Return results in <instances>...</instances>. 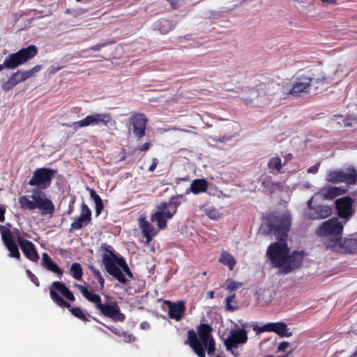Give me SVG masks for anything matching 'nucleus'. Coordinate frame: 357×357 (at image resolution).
I'll return each instance as SVG.
<instances>
[{
  "mask_svg": "<svg viewBox=\"0 0 357 357\" xmlns=\"http://www.w3.org/2000/svg\"><path fill=\"white\" fill-rule=\"evenodd\" d=\"M82 296L90 303H93L95 309L104 317L110 319L114 322H123L126 320V315L121 312L120 306L116 301L107 300L102 302L99 294L89 291L86 287L76 285Z\"/></svg>",
  "mask_w": 357,
  "mask_h": 357,
  "instance_id": "f257e3e1",
  "label": "nucleus"
},
{
  "mask_svg": "<svg viewBox=\"0 0 357 357\" xmlns=\"http://www.w3.org/2000/svg\"><path fill=\"white\" fill-rule=\"evenodd\" d=\"M49 289L50 298L58 306L68 309L73 316L83 321H90L91 319L96 320L95 317L84 312L79 307H72L69 302L65 301L57 293H61L64 298L70 302H74L75 301L74 294L64 283L59 281H54L51 284Z\"/></svg>",
  "mask_w": 357,
  "mask_h": 357,
  "instance_id": "f03ea898",
  "label": "nucleus"
},
{
  "mask_svg": "<svg viewBox=\"0 0 357 357\" xmlns=\"http://www.w3.org/2000/svg\"><path fill=\"white\" fill-rule=\"evenodd\" d=\"M212 328L207 324H201L198 327L197 338L196 333L193 330L188 331V340L185 344H189L192 349L199 357H205V351L208 355H213L215 350V340L211 335Z\"/></svg>",
  "mask_w": 357,
  "mask_h": 357,
  "instance_id": "7ed1b4c3",
  "label": "nucleus"
},
{
  "mask_svg": "<svg viewBox=\"0 0 357 357\" xmlns=\"http://www.w3.org/2000/svg\"><path fill=\"white\" fill-rule=\"evenodd\" d=\"M31 198L23 195L18 198V203L22 210L33 211L38 208L42 215H52L55 211L53 202L47 198L45 193L38 190L31 191Z\"/></svg>",
  "mask_w": 357,
  "mask_h": 357,
  "instance_id": "20e7f679",
  "label": "nucleus"
},
{
  "mask_svg": "<svg viewBox=\"0 0 357 357\" xmlns=\"http://www.w3.org/2000/svg\"><path fill=\"white\" fill-rule=\"evenodd\" d=\"M182 195L173 196L168 202H162L157 206V211L151 214V220L156 222L158 227L165 229L167 227V220L172 219L177 213V208L181 204Z\"/></svg>",
  "mask_w": 357,
  "mask_h": 357,
  "instance_id": "39448f33",
  "label": "nucleus"
},
{
  "mask_svg": "<svg viewBox=\"0 0 357 357\" xmlns=\"http://www.w3.org/2000/svg\"><path fill=\"white\" fill-rule=\"evenodd\" d=\"M343 227V223L337 218H331L324 222L317 228L316 233L319 236L329 237L326 243L328 248L339 249L341 245Z\"/></svg>",
  "mask_w": 357,
  "mask_h": 357,
  "instance_id": "423d86ee",
  "label": "nucleus"
},
{
  "mask_svg": "<svg viewBox=\"0 0 357 357\" xmlns=\"http://www.w3.org/2000/svg\"><path fill=\"white\" fill-rule=\"evenodd\" d=\"M38 47L34 45H30L26 47L22 48L15 53L10 54L0 64V71L4 68L15 69L18 66L29 61L37 55Z\"/></svg>",
  "mask_w": 357,
  "mask_h": 357,
  "instance_id": "0eeeda50",
  "label": "nucleus"
},
{
  "mask_svg": "<svg viewBox=\"0 0 357 357\" xmlns=\"http://www.w3.org/2000/svg\"><path fill=\"white\" fill-rule=\"evenodd\" d=\"M289 251L287 242H275L268 247L266 256L273 267L280 268L282 270L287 261Z\"/></svg>",
  "mask_w": 357,
  "mask_h": 357,
  "instance_id": "6e6552de",
  "label": "nucleus"
},
{
  "mask_svg": "<svg viewBox=\"0 0 357 357\" xmlns=\"http://www.w3.org/2000/svg\"><path fill=\"white\" fill-rule=\"evenodd\" d=\"M57 174V170L49 167H41L36 169L28 184L36 187V190H44L50 188L52 179Z\"/></svg>",
  "mask_w": 357,
  "mask_h": 357,
  "instance_id": "1a4fd4ad",
  "label": "nucleus"
},
{
  "mask_svg": "<svg viewBox=\"0 0 357 357\" xmlns=\"http://www.w3.org/2000/svg\"><path fill=\"white\" fill-rule=\"evenodd\" d=\"M102 124L105 127L113 126L116 121L112 119L111 114L108 113H94L86 116L84 119L73 122L69 127L77 130V129L93 125Z\"/></svg>",
  "mask_w": 357,
  "mask_h": 357,
  "instance_id": "9d476101",
  "label": "nucleus"
},
{
  "mask_svg": "<svg viewBox=\"0 0 357 357\" xmlns=\"http://www.w3.org/2000/svg\"><path fill=\"white\" fill-rule=\"evenodd\" d=\"M102 248L106 252L102 255V263L106 271L114 279L125 281L121 272L114 266V262L119 257L114 253L112 247L109 245L104 244L102 245Z\"/></svg>",
  "mask_w": 357,
  "mask_h": 357,
  "instance_id": "9b49d317",
  "label": "nucleus"
},
{
  "mask_svg": "<svg viewBox=\"0 0 357 357\" xmlns=\"http://www.w3.org/2000/svg\"><path fill=\"white\" fill-rule=\"evenodd\" d=\"M41 69L40 65H36L32 68L27 70H18L13 73L10 77L2 84L1 88L3 91H8L13 89L17 84L26 80L33 77L35 73L39 72Z\"/></svg>",
  "mask_w": 357,
  "mask_h": 357,
  "instance_id": "f8f14e48",
  "label": "nucleus"
},
{
  "mask_svg": "<svg viewBox=\"0 0 357 357\" xmlns=\"http://www.w3.org/2000/svg\"><path fill=\"white\" fill-rule=\"evenodd\" d=\"M312 88L311 76L305 74H299L294 82V84L287 94L293 96H300L302 93H310Z\"/></svg>",
  "mask_w": 357,
  "mask_h": 357,
  "instance_id": "ddd939ff",
  "label": "nucleus"
},
{
  "mask_svg": "<svg viewBox=\"0 0 357 357\" xmlns=\"http://www.w3.org/2000/svg\"><path fill=\"white\" fill-rule=\"evenodd\" d=\"M291 227V220L288 217L280 218L276 223L268 225V230L278 239L277 242H287V234Z\"/></svg>",
  "mask_w": 357,
  "mask_h": 357,
  "instance_id": "4468645a",
  "label": "nucleus"
},
{
  "mask_svg": "<svg viewBox=\"0 0 357 357\" xmlns=\"http://www.w3.org/2000/svg\"><path fill=\"white\" fill-rule=\"evenodd\" d=\"M307 253L304 250H294L289 252L287 257V261L281 271L284 274H287L294 270L299 268L303 262L304 257Z\"/></svg>",
  "mask_w": 357,
  "mask_h": 357,
  "instance_id": "2eb2a0df",
  "label": "nucleus"
},
{
  "mask_svg": "<svg viewBox=\"0 0 357 357\" xmlns=\"http://www.w3.org/2000/svg\"><path fill=\"white\" fill-rule=\"evenodd\" d=\"M253 330L257 333H261L264 332H274L280 337H289L292 335V332L288 331L289 329L287 324L282 321L269 322L261 326L256 325L254 326Z\"/></svg>",
  "mask_w": 357,
  "mask_h": 357,
  "instance_id": "dca6fc26",
  "label": "nucleus"
},
{
  "mask_svg": "<svg viewBox=\"0 0 357 357\" xmlns=\"http://www.w3.org/2000/svg\"><path fill=\"white\" fill-rule=\"evenodd\" d=\"M326 179L332 183L354 184L357 181V173L355 169H352L351 172L349 173L342 170L331 171L328 172Z\"/></svg>",
  "mask_w": 357,
  "mask_h": 357,
  "instance_id": "f3484780",
  "label": "nucleus"
},
{
  "mask_svg": "<svg viewBox=\"0 0 357 357\" xmlns=\"http://www.w3.org/2000/svg\"><path fill=\"white\" fill-rule=\"evenodd\" d=\"M0 231L3 244L9 251L8 257L20 259V253L17 245L13 240V234L11 230L4 226H0Z\"/></svg>",
  "mask_w": 357,
  "mask_h": 357,
  "instance_id": "a211bd4d",
  "label": "nucleus"
},
{
  "mask_svg": "<svg viewBox=\"0 0 357 357\" xmlns=\"http://www.w3.org/2000/svg\"><path fill=\"white\" fill-rule=\"evenodd\" d=\"M147 118L142 113H135L130 117V122L134 135L140 139L145 135Z\"/></svg>",
  "mask_w": 357,
  "mask_h": 357,
  "instance_id": "6ab92c4d",
  "label": "nucleus"
},
{
  "mask_svg": "<svg viewBox=\"0 0 357 357\" xmlns=\"http://www.w3.org/2000/svg\"><path fill=\"white\" fill-rule=\"evenodd\" d=\"M248 341V333L245 329L232 330L229 336L225 340L227 350L236 349L238 344H244Z\"/></svg>",
  "mask_w": 357,
  "mask_h": 357,
  "instance_id": "aec40b11",
  "label": "nucleus"
},
{
  "mask_svg": "<svg viewBox=\"0 0 357 357\" xmlns=\"http://www.w3.org/2000/svg\"><path fill=\"white\" fill-rule=\"evenodd\" d=\"M335 208L340 218L346 220L353 214V199L350 197H344L335 200Z\"/></svg>",
  "mask_w": 357,
  "mask_h": 357,
  "instance_id": "412c9836",
  "label": "nucleus"
},
{
  "mask_svg": "<svg viewBox=\"0 0 357 357\" xmlns=\"http://www.w3.org/2000/svg\"><path fill=\"white\" fill-rule=\"evenodd\" d=\"M91 221V211L89 206L82 203L79 216L71 223L70 229L78 230L89 225Z\"/></svg>",
  "mask_w": 357,
  "mask_h": 357,
  "instance_id": "4be33fe9",
  "label": "nucleus"
},
{
  "mask_svg": "<svg viewBox=\"0 0 357 357\" xmlns=\"http://www.w3.org/2000/svg\"><path fill=\"white\" fill-rule=\"evenodd\" d=\"M18 244L24 255L31 261H37L39 255L37 252L35 245L30 241L18 238Z\"/></svg>",
  "mask_w": 357,
  "mask_h": 357,
  "instance_id": "5701e85b",
  "label": "nucleus"
},
{
  "mask_svg": "<svg viewBox=\"0 0 357 357\" xmlns=\"http://www.w3.org/2000/svg\"><path fill=\"white\" fill-rule=\"evenodd\" d=\"M333 213L332 208L326 205L314 206L311 211H309L306 216L307 218L312 220L325 219L331 216Z\"/></svg>",
  "mask_w": 357,
  "mask_h": 357,
  "instance_id": "b1692460",
  "label": "nucleus"
},
{
  "mask_svg": "<svg viewBox=\"0 0 357 357\" xmlns=\"http://www.w3.org/2000/svg\"><path fill=\"white\" fill-rule=\"evenodd\" d=\"M259 84L257 85V90L265 93L267 95L274 94L276 89L278 87V83L273 78H269L266 76H260L258 79Z\"/></svg>",
  "mask_w": 357,
  "mask_h": 357,
  "instance_id": "393cba45",
  "label": "nucleus"
},
{
  "mask_svg": "<svg viewBox=\"0 0 357 357\" xmlns=\"http://www.w3.org/2000/svg\"><path fill=\"white\" fill-rule=\"evenodd\" d=\"M312 87L316 93H319L326 89L327 86L331 84L333 79L326 74L321 73L317 75L311 76Z\"/></svg>",
  "mask_w": 357,
  "mask_h": 357,
  "instance_id": "a878e982",
  "label": "nucleus"
},
{
  "mask_svg": "<svg viewBox=\"0 0 357 357\" xmlns=\"http://www.w3.org/2000/svg\"><path fill=\"white\" fill-rule=\"evenodd\" d=\"M114 266L121 272L125 281H120L119 279H116L119 283L122 284H127L129 282V279L133 278V274L130 271L128 265L126 260L123 257H119L114 262Z\"/></svg>",
  "mask_w": 357,
  "mask_h": 357,
  "instance_id": "bb28decb",
  "label": "nucleus"
},
{
  "mask_svg": "<svg viewBox=\"0 0 357 357\" xmlns=\"http://www.w3.org/2000/svg\"><path fill=\"white\" fill-rule=\"evenodd\" d=\"M169 307V316L172 319L179 321L182 318V315L185 310V303L183 301L173 303L169 301L165 302Z\"/></svg>",
  "mask_w": 357,
  "mask_h": 357,
  "instance_id": "cd10ccee",
  "label": "nucleus"
},
{
  "mask_svg": "<svg viewBox=\"0 0 357 357\" xmlns=\"http://www.w3.org/2000/svg\"><path fill=\"white\" fill-rule=\"evenodd\" d=\"M139 225L143 236L146 238V243H149L152 241L153 237L156 234L155 228L146 220L145 217L139 218Z\"/></svg>",
  "mask_w": 357,
  "mask_h": 357,
  "instance_id": "c85d7f7f",
  "label": "nucleus"
},
{
  "mask_svg": "<svg viewBox=\"0 0 357 357\" xmlns=\"http://www.w3.org/2000/svg\"><path fill=\"white\" fill-rule=\"evenodd\" d=\"M41 264L44 268L57 275L59 278L63 276V273L62 269L52 260L47 253L43 252L42 254Z\"/></svg>",
  "mask_w": 357,
  "mask_h": 357,
  "instance_id": "c756f323",
  "label": "nucleus"
},
{
  "mask_svg": "<svg viewBox=\"0 0 357 357\" xmlns=\"http://www.w3.org/2000/svg\"><path fill=\"white\" fill-rule=\"evenodd\" d=\"M347 189L343 187H328L321 188L319 193L324 199H333L336 197L346 193Z\"/></svg>",
  "mask_w": 357,
  "mask_h": 357,
  "instance_id": "7c9ffc66",
  "label": "nucleus"
},
{
  "mask_svg": "<svg viewBox=\"0 0 357 357\" xmlns=\"http://www.w3.org/2000/svg\"><path fill=\"white\" fill-rule=\"evenodd\" d=\"M208 187V181L204 178H197L192 181L189 190L194 195L206 192Z\"/></svg>",
  "mask_w": 357,
  "mask_h": 357,
  "instance_id": "2f4dec72",
  "label": "nucleus"
},
{
  "mask_svg": "<svg viewBox=\"0 0 357 357\" xmlns=\"http://www.w3.org/2000/svg\"><path fill=\"white\" fill-rule=\"evenodd\" d=\"M339 249H333V250L342 252H354L357 248V241L352 238L342 239Z\"/></svg>",
  "mask_w": 357,
  "mask_h": 357,
  "instance_id": "473e14b6",
  "label": "nucleus"
},
{
  "mask_svg": "<svg viewBox=\"0 0 357 357\" xmlns=\"http://www.w3.org/2000/svg\"><path fill=\"white\" fill-rule=\"evenodd\" d=\"M219 262L227 266L229 271H232L236 265L234 257L228 252L223 251L220 254Z\"/></svg>",
  "mask_w": 357,
  "mask_h": 357,
  "instance_id": "72a5a7b5",
  "label": "nucleus"
},
{
  "mask_svg": "<svg viewBox=\"0 0 357 357\" xmlns=\"http://www.w3.org/2000/svg\"><path fill=\"white\" fill-rule=\"evenodd\" d=\"M235 298V294H231L226 297L225 299V308L226 311L234 312L239 308L237 302L234 301Z\"/></svg>",
  "mask_w": 357,
  "mask_h": 357,
  "instance_id": "f704fd0d",
  "label": "nucleus"
},
{
  "mask_svg": "<svg viewBox=\"0 0 357 357\" xmlns=\"http://www.w3.org/2000/svg\"><path fill=\"white\" fill-rule=\"evenodd\" d=\"M70 273L76 280H81L83 275V270L79 263L75 262L71 264Z\"/></svg>",
  "mask_w": 357,
  "mask_h": 357,
  "instance_id": "c9c22d12",
  "label": "nucleus"
},
{
  "mask_svg": "<svg viewBox=\"0 0 357 357\" xmlns=\"http://www.w3.org/2000/svg\"><path fill=\"white\" fill-rule=\"evenodd\" d=\"M268 167L270 169H275L278 173H282V164L281 158L278 156L271 158L268 162Z\"/></svg>",
  "mask_w": 357,
  "mask_h": 357,
  "instance_id": "e433bc0d",
  "label": "nucleus"
},
{
  "mask_svg": "<svg viewBox=\"0 0 357 357\" xmlns=\"http://www.w3.org/2000/svg\"><path fill=\"white\" fill-rule=\"evenodd\" d=\"M242 285V282L234 281L229 278L225 280L223 287L229 292H231L241 287Z\"/></svg>",
  "mask_w": 357,
  "mask_h": 357,
  "instance_id": "4c0bfd02",
  "label": "nucleus"
},
{
  "mask_svg": "<svg viewBox=\"0 0 357 357\" xmlns=\"http://www.w3.org/2000/svg\"><path fill=\"white\" fill-rule=\"evenodd\" d=\"M160 31L162 33H167L171 31L174 27L170 21L166 19H162L160 21Z\"/></svg>",
  "mask_w": 357,
  "mask_h": 357,
  "instance_id": "58836bf2",
  "label": "nucleus"
},
{
  "mask_svg": "<svg viewBox=\"0 0 357 357\" xmlns=\"http://www.w3.org/2000/svg\"><path fill=\"white\" fill-rule=\"evenodd\" d=\"M205 214L211 220H218L220 216L218 210L213 207L206 208Z\"/></svg>",
  "mask_w": 357,
  "mask_h": 357,
  "instance_id": "ea45409f",
  "label": "nucleus"
},
{
  "mask_svg": "<svg viewBox=\"0 0 357 357\" xmlns=\"http://www.w3.org/2000/svg\"><path fill=\"white\" fill-rule=\"evenodd\" d=\"M26 275L29 276V278H30V280H31V282L36 286V287H39L40 286V282L38 279V278L29 270V269H27L26 271Z\"/></svg>",
  "mask_w": 357,
  "mask_h": 357,
  "instance_id": "a19ab883",
  "label": "nucleus"
},
{
  "mask_svg": "<svg viewBox=\"0 0 357 357\" xmlns=\"http://www.w3.org/2000/svg\"><path fill=\"white\" fill-rule=\"evenodd\" d=\"M96 205V215L98 216L103 210L104 206L102 199L95 202Z\"/></svg>",
  "mask_w": 357,
  "mask_h": 357,
  "instance_id": "79ce46f5",
  "label": "nucleus"
},
{
  "mask_svg": "<svg viewBox=\"0 0 357 357\" xmlns=\"http://www.w3.org/2000/svg\"><path fill=\"white\" fill-rule=\"evenodd\" d=\"M289 347V343L288 342H282L277 348V352H284Z\"/></svg>",
  "mask_w": 357,
  "mask_h": 357,
  "instance_id": "37998d69",
  "label": "nucleus"
},
{
  "mask_svg": "<svg viewBox=\"0 0 357 357\" xmlns=\"http://www.w3.org/2000/svg\"><path fill=\"white\" fill-rule=\"evenodd\" d=\"M121 335L125 338V341L127 342H132L135 339L132 334L126 332H123Z\"/></svg>",
  "mask_w": 357,
  "mask_h": 357,
  "instance_id": "c03bdc74",
  "label": "nucleus"
},
{
  "mask_svg": "<svg viewBox=\"0 0 357 357\" xmlns=\"http://www.w3.org/2000/svg\"><path fill=\"white\" fill-rule=\"evenodd\" d=\"M11 231L13 234V239L15 238H16L17 242H18V238H22V239H25L24 238V236L22 234L21 231L18 229L15 228L13 229V231Z\"/></svg>",
  "mask_w": 357,
  "mask_h": 357,
  "instance_id": "a18cd8bd",
  "label": "nucleus"
},
{
  "mask_svg": "<svg viewBox=\"0 0 357 357\" xmlns=\"http://www.w3.org/2000/svg\"><path fill=\"white\" fill-rule=\"evenodd\" d=\"M319 168V163H317L314 165L311 166L308 169V173L316 174Z\"/></svg>",
  "mask_w": 357,
  "mask_h": 357,
  "instance_id": "49530a36",
  "label": "nucleus"
},
{
  "mask_svg": "<svg viewBox=\"0 0 357 357\" xmlns=\"http://www.w3.org/2000/svg\"><path fill=\"white\" fill-rule=\"evenodd\" d=\"M269 293H270L269 289H259L258 291H256L255 294L257 296V298L259 300H260V297L261 295L264 296V295H266Z\"/></svg>",
  "mask_w": 357,
  "mask_h": 357,
  "instance_id": "de8ad7c7",
  "label": "nucleus"
},
{
  "mask_svg": "<svg viewBox=\"0 0 357 357\" xmlns=\"http://www.w3.org/2000/svg\"><path fill=\"white\" fill-rule=\"evenodd\" d=\"M90 196L93 199L94 202L101 199L93 189L90 190Z\"/></svg>",
  "mask_w": 357,
  "mask_h": 357,
  "instance_id": "09e8293b",
  "label": "nucleus"
},
{
  "mask_svg": "<svg viewBox=\"0 0 357 357\" xmlns=\"http://www.w3.org/2000/svg\"><path fill=\"white\" fill-rule=\"evenodd\" d=\"M158 159L157 158H153L152 160V164L149 167V171L151 172H153L155 169V168H156V167L158 165Z\"/></svg>",
  "mask_w": 357,
  "mask_h": 357,
  "instance_id": "8fccbe9b",
  "label": "nucleus"
},
{
  "mask_svg": "<svg viewBox=\"0 0 357 357\" xmlns=\"http://www.w3.org/2000/svg\"><path fill=\"white\" fill-rule=\"evenodd\" d=\"M106 45V43H98L92 47H90V50L93 51H99L102 47H105Z\"/></svg>",
  "mask_w": 357,
  "mask_h": 357,
  "instance_id": "3c124183",
  "label": "nucleus"
},
{
  "mask_svg": "<svg viewBox=\"0 0 357 357\" xmlns=\"http://www.w3.org/2000/svg\"><path fill=\"white\" fill-rule=\"evenodd\" d=\"M150 143L149 142H146L144 144H143L142 145H141L140 146L138 147V149L141 151H148L150 148Z\"/></svg>",
  "mask_w": 357,
  "mask_h": 357,
  "instance_id": "603ef678",
  "label": "nucleus"
},
{
  "mask_svg": "<svg viewBox=\"0 0 357 357\" xmlns=\"http://www.w3.org/2000/svg\"><path fill=\"white\" fill-rule=\"evenodd\" d=\"M97 280H98V282L100 284V290H102L103 288H104V284H105V279L103 278V277L102 275L99 276L98 278H96Z\"/></svg>",
  "mask_w": 357,
  "mask_h": 357,
  "instance_id": "864d4df0",
  "label": "nucleus"
},
{
  "mask_svg": "<svg viewBox=\"0 0 357 357\" xmlns=\"http://www.w3.org/2000/svg\"><path fill=\"white\" fill-rule=\"evenodd\" d=\"M91 271H92V273H93V276L96 278H97L99 276L102 275L100 271L97 270V269H96L93 266L91 267Z\"/></svg>",
  "mask_w": 357,
  "mask_h": 357,
  "instance_id": "5fc2aeb1",
  "label": "nucleus"
},
{
  "mask_svg": "<svg viewBox=\"0 0 357 357\" xmlns=\"http://www.w3.org/2000/svg\"><path fill=\"white\" fill-rule=\"evenodd\" d=\"M6 213V209L4 208L0 207V222H3L5 220L4 214Z\"/></svg>",
  "mask_w": 357,
  "mask_h": 357,
  "instance_id": "6e6d98bb",
  "label": "nucleus"
},
{
  "mask_svg": "<svg viewBox=\"0 0 357 357\" xmlns=\"http://www.w3.org/2000/svg\"><path fill=\"white\" fill-rule=\"evenodd\" d=\"M271 176H267L266 178H264V180L262 182V185L264 186H268L269 185V183H271Z\"/></svg>",
  "mask_w": 357,
  "mask_h": 357,
  "instance_id": "4d7b16f0",
  "label": "nucleus"
},
{
  "mask_svg": "<svg viewBox=\"0 0 357 357\" xmlns=\"http://www.w3.org/2000/svg\"><path fill=\"white\" fill-rule=\"evenodd\" d=\"M312 199H313L312 197L311 199H310L307 201V203L309 211H311L312 210V208H314V206L312 205Z\"/></svg>",
  "mask_w": 357,
  "mask_h": 357,
  "instance_id": "13d9d810",
  "label": "nucleus"
},
{
  "mask_svg": "<svg viewBox=\"0 0 357 357\" xmlns=\"http://www.w3.org/2000/svg\"><path fill=\"white\" fill-rule=\"evenodd\" d=\"M170 5L172 6V8H177V1L176 0H167Z\"/></svg>",
  "mask_w": 357,
  "mask_h": 357,
  "instance_id": "bf43d9fd",
  "label": "nucleus"
},
{
  "mask_svg": "<svg viewBox=\"0 0 357 357\" xmlns=\"http://www.w3.org/2000/svg\"><path fill=\"white\" fill-rule=\"evenodd\" d=\"M140 326L142 329L145 330V329L149 328L150 325L148 322L144 321V322L141 323Z\"/></svg>",
  "mask_w": 357,
  "mask_h": 357,
  "instance_id": "052dcab7",
  "label": "nucleus"
},
{
  "mask_svg": "<svg viewBox=\"0 0 357 357\" xmlns=\"http://www.w3.org/2000/svg\"><path fill=\"white\" fill-rule=\"evenodd\" d=\"M323 3H330V4H336L337 0H321Z\"/></svg>",
  "mask_w": 357,
  "mask_h": 357,
  "instance_id": "680f3d73",
  "label": "nucleus"
},
{
  "mask_svg": "<svg viewBox=\"0 0 357 357\" xmlns=\"http://www.w3.org/2000/svg\"><path fill=\"white\" fill-rule=\"evenodd\" d=\"M103 326H105L107 329H109V331H111L114 333L116 334V329H113L112 327H109V326H106L105 324H103Z\"/></svg>",
  "mask_w": 357,
  "mask_h": 357,
  "instance_id": "e2e57ef3",
  "label": "nucleus"
},
{
  "mask_svg": "<svg viewBox=\"0 0 357 357\" xmlns=\"http://www.w3.org/2000/svg\"><path fill=\"white\" fill-rule=\"evenodd\" d=\"M61 69V67H56V68H53V69L52 70V73H56L57 71H59V70Z\"/></svg>",
  "mask_w": 357,
  "mask_h": 357,
  "instance_id": "0e129e2a",
  "label": "nucleus"
},
{
  "mask_svg": "<svg viewBox=\"0 0 357 357\" xmlns=\"http://www.w3.org/2000/svg\"><path fill=\"white\" fill-rule=\"evenodd\" d=\"M208 296L211 298H214V292L213 291H210L208 292Z\"/></svg>",
  "mask_w": 357,
  "mask_h": 357,
  "instance_id": "69168bd1",
  "label": "nucleus"
},
{
  "mask_svg": "<svg viewBox=\"0 0 357 357\" xmlns=\"http://www.w3.org/2000/svg\"><path fill=\"white\" fill-rule=\"evenodd\" d=\"M231 351V354L235 356V357H238L239 356V353L238 351L237 352H234V351H233L232 349L230 350Z\"/></svg>",
  "mask_w": 357,
  "mask_h": 357,
  "instance_id": "338daca9",
  "label": "nucleus"
},
{
  "mask_svg": "<svg viewBox=\"0 0 357 357\" xmlns=\"http://www.w3.org/2000/svg\"><path fill=\"white\" fill-rule=\"evenodd\" d=\"M357 355V351L353 353L352 357H355Z\"/></svg>",
  "mask_w": 357,
  "mask_h": 357,
  "instance_id": "774afa93",
  "label": "nucleus"
}]
</instances>
